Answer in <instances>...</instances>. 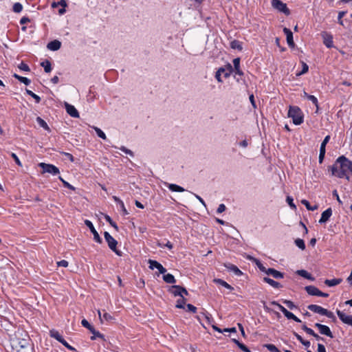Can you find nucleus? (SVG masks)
I'll return each mask as SVG.
<instances>
[{
  "label": "nucleus",
  "mask_w": 352,
  "mask_h": 352,
  "mask_svg": "<svg viewBox=\"0 0 352 352\" xmlns=\"http://www.w3.org/2000/svg\"><path fill=\"white\" fill-rule=\"evenodd\" d=\"M59 179L63 182L65 187L68 188L70 190H74L75 188L69 184L67 182L65 181L60 176L58 177Z\"/></svg>",
  "instance_id": "a18cd8bd"
},
{
  "label": "nucleus",
  "mask_w": 352,
  "mask_h": 352,
  "mask_svg": "<svg viewBox=\"0 0 352 352\" xmlns=\"http://www.w3.org/2000/svg\"><path fill=\"white\" fill-rule=\"evenodd\" d=\"M26 93L30 95V96H32L36 101V103H39L40 101H41V98L37 96L36 94H35L34 93H33L32 91L29 90V89H26Z\"/></svg>",
  "instance_id": "4c0bfd02"
},
{
  "label": "nucleus",
  "mask_w": 352,
  "mask_h": 352,
  "mask_svg": "<svg viewBox=\"0 0 352 352\" xmlns=\"http://www.w3.org/2000/svg\"><path fill=\"white\" fill-rule=\"evenodd\" d=\"M61 46V43L58 40H54L53 41L50 42L47 44V48L52 51H56L60 49Z\"/></svg>",
  "instance_id": "6ab92c4d"
},
{
  "label": "nucleus",
  "mask_w": 352,
  "mask_h": 352,
  "mask_svg": "<svg viewBox=\"0 0 352 352\" xmlns=\"http://www.w3.org/2000/svg\"><path fill=\"white\" fill-rule=\"evenodd\" d=\"M226 206L223 204H220L217 208V212L221 213L226 210Z\"/></svg>",
  "instance_id": "680f3d73"
},
{
  "label": "nucleus",
  "mask_w": 352,
  "mask_h": 352,
  "mask_svg": "<svg viewBox=\"0 0 352 352\" xmlns=\"http://www.w3.org/2000/svg\"><path fill=\"white\" fill-rule=\"evenodd\" d=\"M61 344H63L65 347H67L68 349L71 351H76V349L73 346L69 345L64 339L61 342Z\"/></svg>",
  "instance_id": "052dcab7"
},
{
  "label": "nucleus",
  "mask_w": 352,
  "mask_h": 352,
  "mask_svg": "<svg viewBox=\"0 0 352 352\" xmlns=\"http://www.w3.org/2000/svg\"><path fill=\"white\" fill-rule=\"evenodd\" d=\"M349 172L352 173V162L344 156L338 157L331 167L332 175L340 178L346 177L349 179L348 175Z\"/></svg>",
  "instance_id": "f257e3e1"
},
{
  "label": "nucleus",
  "mask_w": 352,
  "mask_h": 352,
  "mask_svg": "<svg viewBox=\"0 0 352 352\" xmlns=\"http://www.w3.org/2000/svg\"><path fill=\"white\" fill-rule=\"evenodd\" d=\"M233 72V68L231 65H228L226 67L219 68L216 72L215 77L219 82H222L221 78V72H225V78L230 76V74Z\"/></svg>",
  "instance_id": "6e6552de"
},
{
  "label": "nucleus",
  "mask_w": 352,
  "mask_h": 352,
  "mask_svg": "<svg viewBox=\"0 0 352 352\" xmlns=\"http://www.w3.org/2000/svg\"><path fill=\"white\" fill-rule=\"evenodd\" d=\"M148 263H149V268L151 270H153L155 268L159 270V272L160 274H165L166 272V268H164L160 263H158L156 261L149 259L148 261Z\"/></svg>",
  "instance_id": "f8f14e48"
},
{
  "label": "nucleus",
  "mask_w": 352,
  "mask_h": 352,
  "mask_svg": "<svg viewBox=\"0 0 352 352\" xmlns=\"http://www.w3.org/2000/svg\"><path fill=\"white\" fill-rule=\"evenodd\" d=\"M104 239H105L106 241L107 242L109 248L112 251H113L117 255L121 256V252L119 250H118L116 248V245L118 244L117 241L116 239H114V238H113L110 235V234L107 232H105L104 233Z\"/></svg>",
  "instance_id": "39448f33"
},
{
  "label": "nucleus",
  "mask_w": 352,
  "mask_h": 352,
  "mask_svg": "<svg viewBox=\"0 0 352 352\" xmlns=\"http://www.w3.org/2000/svg\"><path fill=\"white\" fill-rule=\"evenodd\" d=\"M85 223L90 229V231L92 232V234L94 235V240L99 243H102V239L100 238L98 232L96 230L95 228L94 227L93 223L89 220H85Z\"/></svg>",
  "instance_id": "9b49d317"
},
{
  "label": "nucleus",
  "mask_w": 352,
  "mask_h": 352,
  "mask_svg": "<svg viewBox=\"0 0 352 352\" xmlns=\"http://www.w3.org/2000/svg\"><path fill=\"white\" fill-rule=\"evenodd\" d=\"M36 121H37L38 124L41 127H43L44 129H45L47 131H50V129L49 126L47 125V124L46 123V122L44 120H43L40 117H37L36 118Z\"/></svg>",
  "instance_id": "bb28decb"
},
{
  "label": "nucleus",
  "mask_w": 352,
  "mask_h": 352,
  "mask_svg": "<svg viewBox=\"0 0 352 352\" xmlns=\"http://www.w3.org/2000/svg\"><path fill=\"white\" fill-rule=\"evenodd\" d=\"M223 332H230V333H236V329L235 327L232 328H226L223 329Z\"/></svg>",
  "instance_id": "338daca9"
},
{
  "label": "nucleus",
  "mask_w": 352,
  "mask_h": 352,
  "mask_svg": "<svg viewBox=\"0 0 352 352\" xmlns=\"http://www.w3.org/2000/svg\"><path fill=\"white\" fill-rule=\"evenodd\" d=\"M308 69H309L308 65L305 63L302 62V69L300 72L298 73L296 75L297 76L302 75V74L307 73L308 72Z\"/></svg>",
  "instance_id": "49530a36"
},
{
  "label": "nucleus",
  "mask_w": 352,
  "mask_h": 352,
  "mask_svg": "<svg viewBox=\"0 0 352 352\" xmlns=\"http://www.w3.org/2000/svg\"><path fill=\"white\" fill-rule=\"evenodd\" d=\"M287 201L291 208H292L293 209H296V206L294 204L293 199L292 197H287Z\"/></svg>",
  "instance_id": "6e6d98bb"
},
{
  "label": "nucleus",
  "mask_w": 352,
  "mask_h": 352,
  "mask_svg": "<svg viewBox=\"0 0 352 352\" xmlns=\"http://www.w3.org/2000/svg\"><path fill=\"white\" fill-rule=\"evenodd\" d=\"M342 281V280L341 278H334L331 280L327 279L324 281V283L329 287H333L339 285Z\"/></svg>",
  "instance_id": "4be33fe9"
},
{
  "label": "nucleus",
  "mask_w": 352,
  "mask_h": 352,
  "mask_svg": "<svg viewBox=\"0 0 352 352\" xmlns=\"http://www.w3.org/2000/svg\"><path fill=\"white\" fill-rule=\"evenodd\" d=\"M175 288L177 289H180V291H181V297H184V295H186V296L188 295V291L184 287L181 286V287H175Z\"/></svg>",
  "instance_id": "864d4df0"
},
{
  "label": "nucleus",
  "mask_w": 352,
  "mask_h": 352,
  "mask_svg": "<svg viewBox=\"0 0 352 352\" xmlns=\"http://www.w3.org/2000/svg\"><path fill=\"white\" fill-rule=\"evenodd\" d=\"M315 327H317L319 330V332L322 334V335H325L328 337H330V338H333V336L329 329V327L326 326V325H324V324H321L320 323H316L315 324Z\"/></svg>",
  "instance_id": "9d476101"
},
{
  "label": "nucleus",
  "mask_w": 352,
  "mask_h": 352,
  "mask_svg": "<svg viewBox=\"0 0 352 352\" xmlns=\"http://www.w3.org/2000/svg\"><path fill=\"white\" fill-rule=\"evenodd\" d=\"M13 76L15 78H16L17 80H19L20 82L24 83L26 85H28L30 83V80H29L28 78H27L25 77L21 76L16 74H14Z\"/></svg>",
  "instance_id": "72a5a7b5"
},
{
  "label": "nucleus",
  "mask_w": 352,
  "mask_h": 352,
  "mask_svg": "<svg viewBox=\"0 0 352 352\" xmlns=\"http://www.w3.org/2000/svg\"><path fill=\"white\" fill-rule=\"evenodd\" d=\"M58 6H61L63 8H65L67 6V2L65 0H60L58 2H53L52 4V8H56Z\"/></svg>",
  "instance_id": "58836bf2"
},
{
  "label": "nucleus",
  "mask_w": 352,
  "mask_h": 352,
  "mask_svg": "<svg viewBox=\"0 0 352 352\" xmlns=\"http://www.w3.org/2000/svg\"><path fill=\"white\" fill-rule=\"evenodd\" d=\"M305 290L311 296H318L319 295L320 290L316 287L315 286L309 285L305 287Z\"/></svg>",
  "instance_id": "aec40b11"
},
{
  "label": "nucleus",
  "mask_w": 352,
  "mask_h": 352,
  "mask_svg": "<svg viewBox=\"0 0 352 352\" xmlns=\"http://www.w3.org/2000/svg\"><path fill=\"white\" fill-rule=\"evenodd\" d=\"M58 266L67 267L68 266V262L65 260H62L57 262Z\"/></svg>",
  "instance_id": "13d9d810"
},
{
  "label": "nucleus",
  "mask_w": 352,
  "mask_h": 352,
  "mask_svg": "<svg viewBox=\"0 0 352 352\" xmlns=\"http://www.w3.org/2000/svg\"><path fill=\"white\" fill-rule=\"evenodd\" d=\"M290 309H293L294 308H296V305L294 304L293 302L290 300H285L283 302Z\"/></svg>",
  "instance_id": "603ef678"
},
{
  "label": "nucleus",
  "mask_w": 352,
  "mask_h": 352,
  "mask_svg": "<svg viewBox=\"0 0 352 352\" xmlns=\"http://www.w3.org/2000/svg\"><path fill=\"white\" fill-rule=\"evenodd\" d=\"M346 11H340L338 13V23L342 25H343V21L342 20V19L346 14Z\"/></svg>",
  "instance_id": "09e8293b"
},
{
  "label": "nucleus",
  "mask_w": 352,
  "mask_h": 352,
  "mask_svg": "<svg viewBox=\"0 0 352 352\" xmlns=\"http://www.w3.org/2000/svg\"><path fill=\"white\" fill-rule=\"evenodd\" d=\"M301 203L307 208V209L308 210H311V211H314V210H317L318 208V206L317 205H315L314 206H311L309 204V202L307 201V200H305V199H302L301 201Z\"/></svg>",
  "instance_id": "c756f323"
},
{
  "label": "nucleus",
  "mask_w": 352,
  "mask_h": 352,
  "mask_svg": "<svg viewBox=\"0 0 352 352\" xmlns=\"http://www.w3.org/2000/svg\"><path fill=\"white\" fill-rule=\"evenodd\" d=\"M288 116L292 118L294 124H300L303 122V116L301 110L298 107H290L288 111Z\"/></svg>",
  "instance_id": "7ed1b4c3"
},
{
  "label": "nucleus",
  "mask_w": 352,
  "mask_h": 352,
  "mask_svg": "<svg viewBox=\"0 0 352 352\" xmlns=\"http://www.w3.org/2000/svg\"><path fill=\"white\" fill-rule=\"evenodd\" d=\"M297 274L305 278L309 279V280H314L311 275L308 273L306 270H300L297 271Z\"/></svg>",
  "instance_id": "c85d7f7f"
},
{
  "label": "nucleus",
  "mask_w": 352,
  "mask_h": 352,
  "mask_svg": "<svg viewBox=\"0 0 352 352\" xmlns=\"http://www.w3.org/2000/svg\"><path fill=\"white\" fill-rule=\"evenodd\" d=\"M295 244L302 250L305 249V242L301 239H297L295 240Z\"/></svg>",
  "instance_id": "e433bc0d"
},
{
  "label": "nucleus",
  "mask_w": 352,
  "mask_h": 352,
  "mask_svg": "<svg viewBox=\"0 0 352 352\" xmlns=\"http://www.w3.org/2000/svg\"><path fill=\"white\" fill-rule=\"evenodd\" d=\"M163 280L167 283H175L176 282L175 277L170 274H164Z\"/></svg>",
  "instance_id": "393cba45"
},
{
  "label": "nucleus",
  "mask_w": 352,
  "mask_h": 352,
  "mask_svg": "<svg viewBox=\"0 0 352 352\" xmlns=\"http://www.w3.org/2000/svg\"><path fill=\"white\" fill-rule=\"evenodd\" d=\"M104 311L103 315H102L103 321L105 320L107 322H111L113 320H114V318L111 314L105 312L104 311Z\"/></svg>",
  "instance_id": "ea45409f"
},
{
  "label": "nucleus",
  "mask_w": 352,
  "mask_h": 352,
  "mask_svg": "<svg viewBox=\"0 0 352 352\" xmlns=\"http://www.w3.org/2000/svg\"><path fill=\"white\" fill-rule=\"evenodd\" d=\"M11 156L14 159V160L15 161V162L16 163V164H18L19 166H21V161L19 160V157L16 156V155L15 153H12L11 154Z\"/></svg>",
  "instance_id": "bf43d9fd"
},
{
  "label": "nucleus",
  "mask_w": 352,
  "mask_h": 352,
  "mask_svg": "<svg viewBox=\"0 0 352 352\" xmlns=\"http://www.w3.org/2000/svg\"><path fill=\"white\" fill-rule=\"evenodd\" d=\"M254 261H255V263H256L257 267H258V269L261 271L265 273L267 268L265 267H264L263 265L258 260L254 259Z\"/></svg>",
  "instance_id": "de8ad7c7"
},
{
  "label": "nucleus",
  "mask_w": 352,
  "mask_h": 352,
  "mask_svg": "<svg viewBox=\"0 0 352 352\" xmlns=\"http://www.w3.org/2000/svg\"><path fill=\"white\" fill-rule=\"evenodd\" d=\"M272 276L275 278H283L284 277V274L279 272V271H277L276 270H274V272H272Z\"/></svg>",
  "instance_id": "c03bdc74"
},
{
  "label": "nucleus",
  "mask_w": 352,
  "mask_h": 352,
  "mask_svg": "<svg viewBox=\"0 0 352 352\" xmlns=\"http://www.w3.org/2000/svg\"><path fill=\"white\" fill-rule=\"evenodd\" d=\"M244 352H250V349L243 344H241L239 346Z\"/></svg>",
  "instance_id": "774afa93"
},
{
  "label": "nucleus",
  "mask_w": 352,
  "mask_h": 352,
  "mask_svg": "<svg viewBox=\"0 0 352 352\" xmlns=\"http://www.w3.org/2000/svg\"><path fill=\"white\" fill-rule=\"evenodd\" d=\"M230 47L232 49L238 50L241 51L243 50L241 43L237 40H234L230 43Z\"/></svg>",
  "instance_id": "b1692460"
},
{
  "label": "nucleus",
  "mask_w": 352,
  "mask_h": 352,
  "mask_svg": "<svg viewBox=\"0 0 352 352\" xmlns=\"http://www.w3.org/2000/svg\"><path fill=\"white\" fill-rule=\"evenodd\" d=\"M50 336L52 338H54L56 340H57L60 343L63 340V337L60 335V333L57 331H55V330L50 331Z\"/></svg>",
  "instance_id": "7c9ffc66"
},
{
  "label": "nucleus",
  "mask_w": 352,
  "mask_h": 352,
  "mask_svg": "<svg viewBox=\"0 0 352 352\" xmlns=\"http://www.w3.org/2000/svg\"><path fill=\"white\" fill-rule=\"evenodd\" d=\"M19 68L23 71H25V72H29L30 71V67L28 65L23 63H21L19 65Z\"/></svg>",
  "instance_id": "3c124183"
},
{
  "label": "nucleus",
  "mask_w": 352,
  "mask_h": 352,
  "mask_svg": "<svg viewBox=\"0 0 352 352\" xmlns=\"http://www.w3.org/2000/svg\"><path fill=\"white\" fill-rule=\"evenodd\" d=\"M41 66H43L44 67V70L47 73L50 72L52 70L51 63L49 60H45V62H42Z\"/></svg>",
  "instance_id": "f704fd0d"
},
{
  "label": "nucleus",
  "mask_w": 352,
  "mask_h": 352,
  "mask_svg": "<svg viewBox=\"0 0 352 352\" xmlns=\"http://www.w3.org/2000/svg\"><path fill=\"white\" fill-rule=\"evenodd\" d=\"M175 287H181L179 285H173L171 286L168 292H170L172 294H173L175 296H179L181 297V291L180 289H177Z\"/></svg>",
  "instance_id": "a878e982"
},
{
  "label": "nucleus",
  "mask_w": 352,
  "mask_h": 352,
  "mask_svg": "<svg viewBox=\"0 0 352 352\" xmlns=\"http://www.w3.org/2000/svg\"><path fill=\"white\" fill-rule=\"evenodd\" d=\"M81 324H82V325L84 327H85V328H87V329H89L92 327V326L89 323V322H88L87 320H85V319H83V320H82Z\"/></svg>",
  "instance_id": "4d7b16f0"
},
{
  "label": "nucleus",
  "mask_w": 352,
  "mask_h": 352,
  "mask_svg": "<svg viewBox=\"0 0 352 352\" xmlns=\"http://www.w3.org/2000/svg\"><path fill=\"white\" fill-rule=\"evenodd\" d=\"M233 65L234 68L235 67H240V58H236L233 60Z\"/></svg>",
  "instance_id": "0e129e2a"
},
{
  "label": "nucleus",
  "mask_w": 352,
  "mask_h": 352,
  "mask_svg": "<svg viewBox=\"0 0 352 352\" xmlns=\"http://www.w3.org/2000/svg\"><path fill=\"white\" fill-rule=\"evenodd\" d=\"M307 99L311 100L316 106L317 109H318V100L314 96H307Z\"/></svg>",
  "instance_id": "8fccbe9b"
},
{
  "label": "nucleus",
  "mask_w": 352,
  "mask_h": 352,
  "mask_svg": "<svg viewBox=\"0 0 352 352\" xmlns=\"http://www.w3.org/2000/svg\"><path fill=\"white\" fill-rule=\"evenodd\" d=\"M336 313L343 323L352 327V315H346L340 310H337Z\"/></svg>",
  "instance_id": "1a4fd4ad"
},
{
  "label": "nucleus",
  "mask_w": 352,
  "mask_h": 352,
  "mask_svg": "<svg viewBox=\"0 0 352 352\" xmlns=\"http://www.w3.org/2000/svg\"><path fill=\"white\" fill-rule=\"evenodd\" d=\"M38 166L43 168L42 173H48L55 175L60 173L59 169L53 164L41 162L38 164Z\"/></svg>",
  "instance_id": "0eeeda50"
},
{
  "label": "nucleus",
  "mask_w": 352,
  "mask_h": 352,
  "mask_svg": "<svg viewBox=\"0 0 352 352\" xmlns=\"http://www.w3.org/2000/svg\"><path fill=\"white\" fill-rule=\"evenodd\" d=\"M265 347H266L271 352H280L275 345L272 344H267L265 345Z\"/></svg>",
  "instance_id": "a19ab883"
},
{
  "label": "nucleus",
  "mask_w": 352,
  "mask_h": 352,
  "mask_svg": "<svg viewBox=\"0 0 352 352\" xmlns=\"http://www.w3.org/2000/svg\"><path fill=\"white\" fill-rule=\"evenodd\" d=\"M332 214L331 208H328L322 213L321 218L319 220L320 223L327 222Z\"/></svg>",
  "instance_id": "f3484780"
},
{
  "label": "nucleus",
  "mask_w": 352,
  "mask_h": 352,
  "mask_svg": "<svg viewBox=\"0 0 352 352\" xmlns=\"http://www.w3.org/2000/svg\"><path fill=\"white\" fill-rule=\"evenodd\" d=\"M65 107L67 113L73 117V118H78L79 113L76 109L72 104H68L67 102L65 103Z\"/></svg>",
  "instance_id": "4468645a"
},
{
  "label": "nucleus",
  "mask_w": 352,
  "mask_h": 352,
  "mask_svg": "<svg viewBox=\"0 0 352 352\" xmlns=\"http://www.w3.org/2000/svg\"><path fill=\"white\" fill-rule=\"evenodd\" d=\"M224 266L230 272H232L236 276L242 275V272L234 265L231 263H226Z\"/></svg>",
  "instance_id": "a211bd4d"
},
{
  "label": "nucleus",
  "mask_w": 352,
  "mask_h": 352,
  "mask_svg": "<svg viewBox=\"0 0 352 352\" xmlns=\"http://www.w3.org/2000/svg\"><path fill=\"white\" fill-rule=\"evenodd\" d=\"M214 282L222 285L223 287H224L231 291L234 289V288L230 285H229L228 283H226V281H224L222 279L215 278V279H214Z\"/></svg>",
  "instance_id": "5701e85b"
},
{
  "label": "nucleus",
  "mask_w": 352,
  "mask_h": 352,
  "mask_svg": "<svg viewBox=\"0 0 352 352\" xmlns=\"http://www.w3.org/2000/svg\"><path fill=\"white\" fill-rule=\"evenodd\" d=\"M93 129L95 130L98 137L101 138L103 140H105L107 138L106 135L100 129L96 126H93Z\"/></svg>",
  "instance_id": "c9c22d12"
},
{
  "label": "nucleus",
  "mask_w": 352,
  "mask_h": 352,
  "mask_svg": "<svg viewBox=\"0 0 352 352\" xmlns=\"http://www.w3.org/2000/svg\"><path fill=\"white\" fill-rule=\"evenodd\" d=\"M89 330L94 334V336L91 338V340H95L96 337L104 339V336L100 332L96 331L94 327H91Z\"/></svg>",
  "instance_id": "2f4dec72"
},
{
  "label": "nucleus",
  "mask_w": 352,
  "mask_h": 352,
  "mask_svg": "<svg viewBox=\"0 0 352 352\" xmlns=\"http://www.w3.org/2000/svg\"><path fill=\"white\" fill-rule=\"evenodd\" d=\"M186 300V298L184 297H181V298L177 300L175 307L178 309H184Z\"/></svg>",
  "instance_id": "cd10ccee"
},
{
  "label": "nucleus",
  "mask_w": 352,
  "mask_h": 352,
  "mask_svg": "<svg viewBox=\"0 0 352 352\" xmlns=\"http://www.w3.org/2000/svg\"><path fill=\"white\" fill-rule=\"evenodd\" d=\"M283 32L286 34L287 42L288 45L291 47H294L295 46V44H294V42L293 40V34H292V31L287 28H284Z\"/></svg>",
  "instance_id": "2eb2a0df"
},
{
  "label": "nucleus",
  "mask_w": 352,
  "mask_h": 352,
  "mask_svg": "<svg viewBox=\"0 0 352 352\" xmlns=\"http://www.w3.org/2000/svg\"><path fill=\"white\" fill-rule=\"evenodd\" d=\"M318 352H326L325 347L322 344H318Z\"/></svg>",
  "instance_id": "69168bd1"
},
{
  "label": "nucleus",
  "mask_w": 352,
  "mask_h": 352,
  "mask_svg": "<svg viewBox=\"0 0 352 352\" xmlns=\"http://www.w3.org/2000/svg\"><path fill=\"white\" fill-rule=\"evenodd\" d=\"M23 6L20 3H15L13 6V11L16 13L21 12Z\"/></svg>",
  "instance_id": "79ce46f5"
},
{
  "label": "nucleus",
  "mask_w": 352,
  "mask_h": 352,
  "mask_svg": "<svg viewBox=\"0 0 352 352\" xmlns=\"http://www.w3.org/2000/svg\"><path fill=\"white\" fill-rule=\"evenodd\" d=\"M62 154L66 156L71 162H73L74 161V158L72 154L66 152H63Z\"/></svg>",
  "instance_id": "e2e57ef3"
},
{
  "label": "nucleus",
  "mask_w": 352,
  "mask_h": 352,
  "mask_svg": "<svg viewBox=\"0 0 352 352\" xmlns=\"http://www.w3.org/2000/svg\"><path fill=\"white\" fill-rule=\"evenodd\" d=\"M310 311H314L315 313L326 316L329 318H334L335 316L331 311H328L327 309L316 305H310L307 307Z\"/></svg>",
  "instance_id": "20e7f679"
},
{
  "label": "nucleus",
  "mask_w": 352,
  "mask_h": 352,
  "mask_svg": "<svg viewBox=\"0 0 352 352\" xmlns=\"http://www.w3.org/2000/svg\"><path fill=\"white\" fill-rule=\"evenodd\" d=\"M323 38L324 44L327 47H331L333 46V37L331 34H327V32H323L322 34Z\"/></svg>",
  "instance_id": "dca6fc26"
},
{
  "label": "nucleus",
  "mask_w": 352,
  "mask_h": 352,
  "mask_svg": "<svg viewBox=\"0 0 352 352\" xmlns=\"http://www.w3.org/2000/svg\"><path fill=\"white\" fill-rule=\"evenodd\" d=\"M10 344L12 352H30L28 336L25 334L23 337L21 332H17L14 337L10 338Z\"/></svg>",
  "instance_id": "f03ea898"
},
{
  "label": "nucleus",
  "mask_w": 352,
  "mask_h": 352,
  "mask_svg": "<svg viewBox=\"0 0 352 352\" xmlns=\"http://www.w3.org/2000/svg\"><path fill=\"white\" fill-rule=\"evenodd\" d=\"M186 307H187V310L188 311H190V312H192V313H195L196 311H197V308L194 305H192L191 304H188L186 305Z\"/></svg>",
  "instance_id": "5fc2aeb1"
},
{
  "label": "nucleus",
  "mask_w": 352,
  "mask_h": 352,
  "mask_svg": "<svg viewBox=\"0 0 352 352\" xmlns=\"http://www.w3.org/2000/svg\"><path fill=\"white\" fill-rule=\"evenodd\" d=\"M168 188L170 190L175 191V192H184L185 190L182 187H181L177 184H169Z\"/></svg>",
  "instance_id": "473e14b6"
},
{
  "label": "nucleus",
  "mask_w": 352,
  "mask_h": 352,
  "mask_svg": "<svg viewBox=\"0 0 352 352\" xmlns=\"http://www.w3.org/2000/svg\"><path fill=\"white\" fill-rule=\"evenodd\" d=\"M263 280L274 288H281L282 287V285H280V283H279L278 282H276V281L274 280L273 279L270 278L268 277H264Z\"/></svg>",
  "instance_id": "412c9836"
},
{
  "label": "nucleus",
  "mask_w": 352,
  "mask_h": 352,
  "mask_svg": "<svg viewBox=\"0 0 352 352\" xmlns=\"http://www.w3.org/2000/svg\"><path fill=\"white\" fill-rule=\"evenodd\" d=\"M104 218L107 220V221H108L111 226H113L116 230H118V226L116 225V223L114 221H112V219H111V217L109 215H105Z\"/></svg>",
  "instance_id": "37998d69"
},
{
  "label": "nucleus",
  "mask_w": 352,
  "mask_h": 352,
  "mask_svg": "<svg viewBox=\"0 0 352 352\" xmlns=\"http://www.w3.org/2000/svg\"><path fill=\"white\" fill-rule=\"evenodd\" d=\"M272 6L274 8L284 13L285 15H289L290 14V11L286 3H283L280 0H272Z\"/></svg>",
  "instance_id": "423d86ee"
},
{
  "label": "nucleus",
  "mask_w": 352,
  "mask_h": 352,
  "mask_svg": "<svg viewBox=\"0 0 352 352\" xmlns=\"http://www.w3.org/2000/svg\"><path fill=\"white\" fill-rule=\"evenodd\" d=\"M278 307L279 309L283 313L285 316L288 319L294 320L297 322H300V320L297 318L295 315H294L292 312L287 311L283 306L281 305H278Z\"/></svg>",
  "instance_id": "ddd939ff"
}]
</instances>
